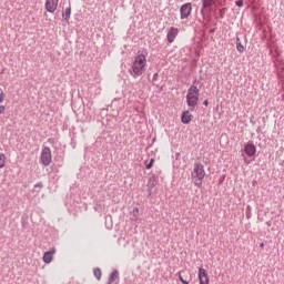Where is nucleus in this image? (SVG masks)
I'll use <instances>...</instances> for the list:
<instances>
[{"label":"nucleus","mask_w":284,"mask_h":284,"mask_svg":"<svg viewBox=\"0 0 284 284\" xmlns=\"http://www.w3.org/2000/svg\"><path fill=\"white\" fill-rule=\"evenodd\" d=\"M236 49L239 52H245V45H243L241 37H236Z\"/></svg>","instance_id":"a211bd4d"},{"label":"nucleus","mask_w":284,"mask_h":284,"mask_svg":"<svg viewBox=\"0 0 284 284\" xmlns=\"http://www.w3.org/2000/svg\"><path fill=\"white\" fill-rule=\"evenodd\" d=\"M6 94L3 92V89L0 88V103H3V99H4Z\"/></svg>","instance_id":"a878e982"},{"label":"nucleus","mask_w":284,"mask_h":284,"mask_svg":"<svg viewBox=\"0 0 284 284\" xmlns=\"http://www.w3.org/2000/svg\"><path fill=\"white\" fill-rule=\"evenodd\" d=\"M261 130H262V128H261V125H258V126H257V129H256V132H258V133H260V132H261Z\"/></svg>","instance_id":"f704fd0d"},{"label":"nucleus","mask_w":284,"mask_h":284,"mask_svg":"<svg viewBox=\"0 0 284 284\" xmlns=\"http://www.w3.org/2000/svg\"><path fill=\"white\" fill-rule=\"evenodd\" d=\"M55 251L57 250L54 247L50 248V251H45V253L43 254V262H44V264H51Z\"/></svg>","instance_id":"ddd939ff"},{"label":"nucleus","mask_w":284,"mask_h":284,"mask_svg":"<svg viewBox=\"0 0 284 284\" xmlns=\"http://www.w3.org/2000/svg\"><path fill=\"white\" fill-rule=\"evenodd\" d=\"M44 17L47 20L49 19L48 10L44 12Z\"/></svg>","instance_id":"473e14b6"},{"label":"nucleus","mask_w":284,"mask_h":284,"mask_svg":"<svg viewBox=\"0 0 284 284\" xmlns=\"http://www.w3.org/2000/svg\"><path fill=\"white\" fill-rule=\"evenodd\" d=\"M178 34H179V28L171 26V28L168 30V33H166V39H168L169 43H173V41H175Z\"/></svg>","instance_id":"9d476101"},{"label":"nucleus","mask_w":284,"mask_h":284,"mask_svg":"<svg viewBox=\"0 0 284 284\" xmlns=\"http://www.w3.org/2000/svg\"><path fill=\"white\" fill-rule=\"evenodd\" d=\"M194 81H195V85H197V83L200 82L199 79H194Z\"/></svg>","instance_id":"c9c22d12"},{"label":"nucleus","mask_w":284,"mask_h":284,"mask_svg":"<svg viewBox=\"0 0 284 284\" xmlns=\"http://www.w3.org/2000/svg\"><path fill=\"white\" fill-rule=\"evenodd\" d=\"M203 83L200 84V88H202Z\"/></svg>","instance_id":"a19ab883"},{"label":"nucleus","mask_w":284,"mask_h":284,"mask_svg":"<svg viewBox=\"0 0 284 284\" xmlns=\"http://www.w3.org/2000/svg\"><path fill=\"white\" fill-rule=\"evenodd\" d=\"M199 283L200 284H210V277L207 271L205 268L201 267L199 268Z\"/></svg>","instance_id":"1a4fd4ad"},{"label":"nucleus","mask_w":284,"mask_h":284,"mask_svg":"<svg viewBox=\"0 0 284 284\" xmlns=\"http://www.w3.org/2000/svg\"><path fill=\"white\" fill-rule=\"evenodd\" d=\"M186 104L189 105L191 112H193V110H195L196 105L199 104L197 97L192 93L190 88L187 89L186 93Z\"/></svg>","instance_id":"0eeeda50"},{"label":"nucleus","mask_w":284,"mask_h":284,"mask_svg":"<svg viewBox=\"0 0 284 284\" xmlns=\"http://www.w3.org/2000/svg\"><path fill=\"white\" fill-rule=\"evenodd\" d=\"M0 168H6V154L0 152Z\"/></svg>","instance_id":"412c9836"},{"label":"nucleus","mask_w":284,"mask_h":284,"mask_svg":"<svg viewBox=\"0 0 284 284\" xmlns=\"http://www.w3.org/2000/svg\"><path fill=\"white\" fill-rule=\"evenodd\" d=\"M178 275H179V281H180L182 284H190V281L184 280V277H183V275H182V272H180Z\"/></svg>","instance_id":"b1692460"},{"label":"nucleus","mask_w":284,"mask_h":284,"mask_svg":"<svg viewBox=\"0 0 284 284\" xmlns=\"http://www.w3.org/2000/svg\"><path fill=\"white\" fill-rule=\"evenodd\" d=\"M160 181V178L159 175H151V178H149V181H148V189H149V194L148 196H152V190L153 187H156L158 183Z\"/></svg>","instance_id":"6e6552de"},{"label":"nucleus","mask_w":284,"mask_h":284,"mask_svg":"<svg viewBox=\"0 0 284 284\" xmlns=\"http://www.w3.org/2000/svg\"><path fill=\"white\" fill-rule=\"evenodd\" d=\"M116 280H120V273L118 268H114L112 273H110L109 278H108V284H114Z\"/></svg>","instance_id":"2eb2a0df"},{"label":"nucleus","mask_w":284,"mask_h":284,"mask_svg":"<svg viewBox=\"0 0 284 284\" xmlns=\"http://www.w3.org/2000/svg\"><path fill=\"white\" fill-rule=\"evenodd\" d=\"M30 217L27 213H24L21 217V226L23 230H28L30 227Z\"/></svg>","instance_id":"dca6fc26"},{"label":"nucleus","mask_w":284,"mask_h":284,"mask_svg":"<svg viewBox=\"0 0 284 284\" xmlns=\"http://www.w3.org/2000/svg\"><path fill=\"white\" fill-rule=\"evenodd\" d=\"M257 148L253 140H248L244 143V148H242V156H244V161H247V156L252 159H256Z\"/></svg>","instance_id":"f03ea898"},{"label":"nucleus","mask_w":284,"mask_h":284,"mask_svg":"<svg viewBox=\"0 0 284 284\" xmlns=\"http://www.w3.org/2000/svg\"><path fill=\"white\" fill-rule=\"evenodd\" d=\"M43 182H38V184H34V187H40V190H41V187H43Z\"/></svg>","instance_id":"c85d7f7f"},{"label":"nucleus","mask_w":284,"mask_h":284,"mask_svg":"<svg viewBox=\"0 0 284 284\" xmlns=\"http://www.w3.org/2000/svg\"><path fill=\"white\" fill-rule=\"evenodd\" d=\"M40 159H41V163L43 165H50V163L52 161V152H51V148H49V145H45L42 149Z\"/></svg>","instance_id":"39448f33"},{"label":"nucleus","mask_w":284,"mask_h":284,"mask_svg":"<svg viewBox=\"0 0 284 284\" xmlns=\"http://www.w3.org/2000/svg\"><path fill=\"white\" fill-rule=\"evenodd\" d=\"M189 89L192 92V94H194V97H196V101L199 102L201 89L199 88V85H196V81H193L192 85H190Z\"/></svg>","instance_id":"4468645a"},{"label":"nucleus","mask_w":284,"mask_h":284,"mask_svg":"<svg viewBox=\"0 0 284 284\" xmlns=\"http://www.w3.org/2000/svg\"><path fill=\"white\" fill-rule=\"evenodd\" d=\"M154 163H155V159L153 156L150 159V161H144L146 170H151V168H153Z\"/></svg>","instance_id":"aec40b11"},{"label":"nucleus","mask_w":284,"mask_h":284,"mask_svg":"<svg viewBox=\"0 0 284 284\" xmlns=\"http://www.w3.org/2000/svg\"><path fill=\"white\" fill-rule=\"evenodd\" d=\"M235 6H237V8H243V6H244V0H237V1H235Z\"/></svg>","instance_id":"bb28decb"},{"label":"nucleus","mask_w":284,"mask_h":284,"mask_svg":"<svg viewBox=\"0 0 284 284\" xmlns=\"http://www.w3.org/2000/svg\"><path fill=\"white\" fill-rule=\"evenodd\" d=\"M270 54H273V50H270Z\"/></svg>","instance_id":"ea45409f"},{"label":"nucleus","mask_w":284,"mask_h":284,"mask_svg":"<svg viewBox=\"0 0 284 284\" xmlns=\"http://www.w3.org/2000/svg\"><path fill=\"white\" fill-rule=\"evenodd\" d=\"M59 4V0H45V10L48 12H55Z\"/></svg>","instance_id":"9b49d317"},{"label":"nucleus","mask_w":284,"mask_h":284,"mask_svg":"<svg viewBox=\"0 0 284 284\" xmlns=\"http://www.w3.org/2000/svg\"><path fill=\"white\" fill-rule=\"evenodd\" d=\"M205 174L206 173H205L203 163L201 161H195L192 176H194L195 179H197V181H200V184L199 182H196L195 185H199V187H201Z\"/></svg>","instance_id":"7ed1b4c3"},{"label":"nucleus","mask_w":284,"mask_h":284,"mask_svg":"<svg viewBox=\"0 0 284 284\" xmlns=\"http://www.w3.org/2000/svg\"><path fill=\"white\" fill-rule=\"evenodd\" d=\"M71 12H72V8H71V3H69V6H68V8H65L64 12H62V17L65 21H70Z\"/></svg>","instance_id":"f3484780"},{"label":"nucleus","mask_w":284,"mask_h":284,"mask_svg":"<svg viewBox=\"0 0 284 284\" xmlns=\"http://www.w3.org/2000/svg\"><path fill=\"white\" fill-rule=\"evenodd\" d=\"M139 215H140V211H139L138 206H135V207L133 209V217L138 219Z\"/></svg>","instance_id":"393cba45"},{"label":"nucleus","mask_w":284,"mask_h":284,"mask_svg":"<svg viewBox=\"0 0 284 284\" xmlns=\"http://www.w3.org/2000/svg\"><path fill=\"white\" fill-rule=\"evenodd\" d=\"M93 275L97 277L98 282H101L102 280V271L100 267L93 268Z\"/></svg>","instance_id":"6ab92c4d"},{"label":"nucleus","mask_w":284,"mask_h":284,"mask_svg":"<svg viewBox=\"0 0 284 284\" xmlns=\"http://www.w3.org/2000/svg\"><path fill=\"white\" fill-rule=\"evenodd\" d=\"M203 105H210V101H209V99H204V101H203Z\"/></svg>","instance_id":"7c9ffc66"},{"label":"nucleus","mask_w":284,"mask_h":284,"mask_svg":"<svg viewBox=\"0 0 284 284\" xmlns=\"http://www.w3.org/2000/svg\"><path fill=\"white\" fill-rule=\"evenodd\" d=\"M225 12H227V8H221L219 11L220 19H224Z\"/></svg>","instance_id":"5701e85b"},{"label":"nucleus","mask_w":284,"mask_h":284,"mask_svg":"<svg viewBox=\"0 0 284 284\" xmlns=\"http://www.w3.org/2000/svg\"><path fill=\"white\" fill-rule=\"evenodd\" d=\"M251 123H252L253 125L256 124V120L254 119V115L251 116Z\"/></svg>","instance_id":"2f4dec72"},{"label":"nucleus","mask_w":284,"mask_h":284,"mask_svg":"<svg viewBox=\"0 0 284 284\" xmlns=\"http://www.w3.org/2000/svg\"><path fill=\"white\" fill-rule=\"evenodd\" d=\"M245 217H246V220H251V217H252V206H250V204L245 209Z\"/></svg>","instance_id":"4be33fe9"},{"label":"nucleus","mask_w":284,"mask_h":284,"mask_svg":"<svg viewBox=\"0 0 284 284\" xmlns=\"http://www.w3.org/2000/svg\"><path fill=\"white\" fill-rule=\"evenodd\" d=\"M159 79V72H154L153 74V81H156Z\"/></svg>","instance_id":"c756f323"},{"label":"nucleus","mask_w":284,"mask_h":284,"mask_svg":"<svg viewBox=\"0 0 284 284\" xmlns=\"http://www.w3.org/2000/svg\"><path fill=\"white\" fill-rule=\"evenodd\" d=\"M211 32H215V28H213V29L211 30Z\"/></svg>","instance_id":"58836bf2"},{"label":"nucleus","mask_w":284,"mask_h":284,"mask_svg":"<svg viewBox=\"0 0 284 284\" xmlns=\"http://www.w3.org/2000/svg\"><path fill=\"white\" fill-rule=\"evenodd\" d=\"M149 51L146 49H143L142 52L141 50H138V55L133 60V63L131 65V75L136 79L138 77H141L143 72L146 70L148 65V57Z\"/></svg>","instance_id":"f257e3e1"},{"label":"nucleus","mask_w":284,"mask_h":284,"mask_svg":"<svg viewBox=\"0 0 284 284\" xmlns=\"http://www.w3.org/2000/svg\"><path fill=\"white\" fill-rule=\"evenodd\" d=\"M224 179H225V178H221L220 183H223Z\"/></svg>","instance_id":"e433bc0d"},{"label":"nucleus","mask_w":284,"mask_h":284,"mask_svg":"<svg viewBox=\"0 0 284 284\" xmlns=\"http://www.w3.org/2000/svg\"><path fill=\"white\" fill-rule=\"evenodd\" d=\"M6 112V105L0 104V114H3Z\"/></svg>","instance_id":"cd10ccee"},{"label":"nucleus","mask_w":284,"mask_h":284,"mask_svg":"<svg viewBox=\"0 0 284 284\" xmlns=\"http://www.w3.org/2000/svg\"><path fill=\"white\" fill-rule=\"evenodd\" d=\"M214 0H202L201 14L203 20L212 21V6Z\"/></svg>","instance_id":"20e7f679"},{"label":"nucleus","mask_w":284,"mask_h":284,"mask_svg":"<svg viewBox=\"0 0 284 284\" xmlns=\"http://www.w3.org/2000/svg\"><path fill=\"white\" fill-rule=\"evenodd\" d=\"M193 11V4L191 2L183 3L180 7V18L181 19H189Z\"/></svg>","instance_id":"423d86ee"},{"label":"nucleus","mask_w":284,"mask_h":284,"mask_svg":"<svg viewBox=\"0 0 284 284\" xmlns=\"http://www.w3.org/2000/svg\"><path fill=\"white\" fill-rule=\"evenodd\" d=\"M264 246H265L264 242H261L260 248H264Z\"/></svg>","instance_id":"72a5a7b5"},{"label":"nucleus","mask_w":284,"mask_h":284,"mask_svg":"<svg viewBox=\"0 0 284 284\" xmlns=\"http://www.w3.org/2000/svg\"><path fill=\"white\" fill-rule=\"evenodd\" d=\"M192 119H193V114H192L191 110H184L182 112V114H181L182 123L189 124V123H191Z\"/></svg>","instance_id":"f8f14e48"},{"label":"nucleus","mask_w":284,"mask_h":284,"mask_svg":"<svg viewBox=\"0 0 284 284\" xmlns=\"http://www.w3.org/2000/svg\"><path fill=\"white\" fill-rule=\"evenodd\" d=\"M280 55H281L280 52L276 51V57H280Z\"/></svg>","instance_id":"4c0bfd02"}]
</instances>
